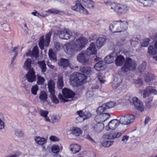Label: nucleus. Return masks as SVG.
Returning a JSON list of instances; mask_svg holds the SVG:
<instances>
[{"mask_svg":"<svg viewBox=\"0 0 157 157\" xmlns=\"http://www.w3.org/2000/svg\"><path fill=\"white\" fill-rule=\"evenodd\" d=\"M137 105L138 108L136 107V109L141 112H143L144 111V107L142 101H141L139 104H138Z\"/></svg>","mask_w":157,"mask_h":157,"instance_id":"8fccbe9b","label":"nucleus"},{"mask_svg":"<svg viewBox=\"0 0 157 157\" xmlns=\"http://www.w3.org/2000/svg\"><path fill=\"white\" fill-rule=\"evenodd\" d=\"M116 103L113 101H110L104 104V106L106 109H109L114 107L116 105Z\"/></svg>","mask_w":157,"mask_h":157,"instance_id":"4c0bfd02","label":"nucleus"},{"mask_svg":"<svg viewBox=\"0 0 157 157\" xmlns=\"http://www.w3.org/2000/svg\"><path fill=\"white\" fill-rule=\"evenodd\" d=\"M142 3L145 7H150L153 4L155 0H136Z\"/></svg>","mask_w":157,"mask_h":157,"instance_id":"393cba45","label":"nucleus"},{"mask_svg":"<svg viewBox=\"0 0 157 157\" xmlns=\"http://www.w3.org/2000/svg\"><path fill=\"white\" fill-rule=\"evenodd\" d=\"M157 90L154 87L151 86H148L143 90L142 96L143 98H146L148 97L150 93L155 94L157 93Z\"/></svg>","mask_w":157,"mask_h":157,"instance_id":"f8f14e48","label":"nucleus"},{"mask_svg":"<svg viewBox=\"0 0 157 157\" xmlns=\"http://www.w3.org/2000/svg\"><path fill=\"white\" fill-rule=\"evenodd\" d=\"M120 23V32L124 31L128 28V23L125 21H118Z\"/></svg>","mask_w":157,"mask_h":157,"instance_id":"473e14b6","label":"nucleus"},{"mask_svg":"<svg viewBox=\"0 0 157 157\" xmlns=\"http://www.w3.org/2000/svg\"><path fill=\"white\" fill-rule=\"evenodd\" d=\"M38 89V87L37 85H36L33 86L31 89L32 94L34 95H36Z\"/></svg>","mask_w":157,"mask_h":157,"instance_id":"09e8293b","label":"nucleus"},{"mask_svg":"<svg viewBox=\"0 0 157 157\" xmlns=\"http://www.w3.org/2000/svg\"><path fill=\"white\" fill-rule=\"evenodd\" d=\"M98 78L101 83H104L105 80L104 79L103 76L101 73H99L97 75Z\"/></svg>","mask_w":157,"mask_h":157,"instance_id":"4d7b16f0","label":"nucleus"},{"mask_svg":"<svg viewBox=\"0 0 157 157\" xmlns=\"http://www.w3.org/2000/svg\"><path fill=\"white\" fill-rule=\"evenodd\" d=\"M50 97L52 101L55 104H57L59 103V100L56 97L55 94V92L52 93H50Z\"/></svg>","mask_w":157,"mask_h":157,"instance_id":"37998d69","label":"nucleus"},{"mask_svg":"<svg viewBox=\"0 0 157 157\" xmlns=\"http://www.w3.org/2000/svg\"><path fill=\"white\" fill-rule=\"evenodd\" d=\"M104 126V125L102 123L98 122L92 127L91 130L93 132H99L102 130Z\"/></svg>","mask_w":157,"mask_h":157,"instance_id":"f3484780","label":"nucleus"},{"mask_svg":"<svg viewBox=\"0 0 157 157\" xmlns=\"http://www.w3.org/2000/svg\"><path fill=\"white\" fill-rule=\"evenodd\" d=\"M135 118V116L132 114L126 115L121 117L120 122L122 124H130L134 122Z\"/></svg>","mask_w":157,"mask_h":157,"instance_id":"6e6552de","label":"nucleus"},{"mask_svg":"<svg viewBox=\"0 0 157 157\" xmlns=\"http://www.w3.org/2000/svg\"><path fill=\"white\" fill-rule=\"evenodd\" d=\"M51 34L52 32L49 31L46 36L45 40L44 39V36H42L40 38V41L39 42V45L40 48L41 50L44 49V46L47 47L49 45Z\"/></svg>","mask_w":157,"mask_h":157,"instance_id":"423d86ee","label":"nucleus"},{"mask_svg":"<svg viewBox=\"0 0 157 157\" xmlns=\"http://www.w3.org/2000/svg\"><path fill=\"white\" fill-rule=\"evenodd\" d=\"M59 37L64 40L70 39L72 36V33L70 30L68 29H63L59 33Z\"/></svg>","mask_w":157,"mask_h":157,"instance_id":"1a4fd4ad","label":"nucleus"},{"mask_svg":"<svg viewBox=\"0 0 157 157\" xmlns=\"http://www.w3.org/2000/svg\"><path fill=\"white\" fill-rule=\"evenodd\" d=\"M76 113L79 116L77 117V118H82L83 121L85 119L89 118L91 116V113L87 111L83 112L82 110H81L77 111Z\"/></svg>","mask_w":157,"mask_h":157,"instance_id":"2eb2a0df","label":"nucleus"},{"mask_svg":"<svg viewBox=\"0 0 157 157\" xmlns=\"http://www.w3.org/2000/svg\"><path fill=\"white\" fill-rule=\"evenodd\" d=\"M145 75H144L145 81L147 82H149L154 78V75L150 73L147 72L145 73Z\"/></svg>","mask_w":157,"mask_h":157,"instance_id":"c9c22d12","label":"nucleus"},{"mask_svg":"<svg viewBox=\"0 0 157 157\" xmlns=\"http://www.w3.org/2000/svg\"><path fill=\"white\" fill-rule=\"evenodd\" d=\"M89 56L85 51H82L77 56V60L83 64L87 63L89 60Z\"/></svg>","mask_w":157,"mask_h":157,"instance_id":"9d476101","label":"nucleus"},{"mask_svg":"<svg viewBox=\"0 0 157 157\" xmlns=\"http://www.w3.org/2000/svg\"><path fill=\"white\" fill-rule=\"evenodd\" d=\"M82 4L88 8H93L94 7V2L91 0H81Z\"/></svg>","mask_w":157,"mask_h":157,"instance_id":"a878e982","label":"nucleus"},{"mask_svg":"<svg viewBox=\"0 0 157 157\" xmlns=\"http://www.w3.org/2000/svg\"><path fill=\"white\" fill-rule=\"evenodd\" d=\"M39 98L43 102L47 101L48 95L46 92L44 91H41L39 94Z\"/></svg>","mask_w":157,"mask_h":157,"instance_id":"2f4dec72","label":"nucleus"},{"mask_svg":"<svg viewBox=\"0 0 157 157\" xmlns=\"http://www.w3.org/2000/svg\"><path fill=\"white\" fill-rule=\"evenodd\" d=\"M48 55L50 59L54 61L57 60V58L55 54L53 51L52 49H50L48 52Z\"/></svg>","mask_w":157,"mask_h":157,"instance_id":"e433bc0d","label":"nucleus"},{"mask_svg":"<svg viewBox=\"0 0 157 157\" xmlns=\"http://www.w3.org/2000/svg\"><path fill=\"white\" fill-rule=\"evenodd\" d=\"M25 77L28 82L30 83H32L36 80V76L34 70H31L29 71L26 75Z\"/></svg>","mask_w":157,"mask_h":157,"instance_id":"9b49d317","label":"nucleus"},{"mask_svg":"<svg viewBox=\"0 0 157 157\" xmlns=\"http://www.w3.org/2000/svg\"><path fill=\"white\" fill-rule=\"evenodd\" d=\"M54 48L56 49V51L59 50L60 48V44L58 42H56L54 43Z\"/></svg>","mask_w":157,"mask_h":157,"instance_id":"052dcab7","label":"nucleus"},{"mask_svg":"<svg viewBox=\"0 0 157 157\" xmlns=\"http://www.w3.org/2000/svg\"><path fill=\"white\" fill-rule=\"evenodd\" d=\"M62 92L63 96L60 93L58 95L59 99L60 101V102H62L67 101L63 97L67 98H71L74 97L75 95V93L74 92L68 88H65L63 89Z\"/></svg>","mask_w":157,"mask_h":157,"instance_id":"20e7f679","label":"nucleus"},{"mask_svg":"<svg viewBox=\"0 0 157 157\" xmlns=\"http://www.w3.org/2000/svg\"><path fill=\"white\" fill-rule=\"evenodd\" d=\"M120 22L118 21H116L112 23L109 26L110 30L113 33L120 32Z\"/></svg>","mask_w":157,"mask_h":157,"instance_id":"ddd939ff","label":"nucleus"},{"mask_svg":"<svg viewBox=\"0 0 157 157\" xmlns=\"http://www.w3.org/2000/svg\"><path fill=\"white\" fill-rule=\"evenodd\" d=\"M150 40L148 38L145 39L141 43V47H146L149 44Z\"/></svg>","mask_w":157,"mask_h":157,"instance_id":"3c124183","label":"nucleus"},{"mask_svg":"<svg viewBox=\"0 0 157 157\" xmlns=\"http://www.w3.org/2000/svg\"><path fill=\"white\" fill-rule=\"evenodd\" d=\"M125 60L124 57L122 56H117L115 59V64L117 66H121L122 65L124 62H125Z\"/></svg>","mask_w":157,"mask_h":157,"instance_id":"b1692460","label":"nucleus"},{"mask_svg":"<svg viewBox=\"0 0 157 157\" xmlns=\"http://www.w3.org/2000/svg\"><path fill=\"white\" fill-rule=\"evenodd\" d=\"M105 62L103 61H101L97 63L94 65V68L97 70L100 71L105 69Z\"/></svg>","mask_w":157,"mask_h":157,"instance_id":"5701e85b","label":"nucleus"},{"mask_svg":"<svg viewBox=\"0 0 157 157\" xmlns=\"http://www.w3.org/2000/svg\"><path fill=\"white\" fill-rule=\"evenodd\" d=\"M87 42V40L82 36L76 39L74 42L64 44L63 48L66 53L73 55L76 52L81 51L85 47Z\"/></svg>","mask_w":157,"mask_h":157,"instance_id":"f257e3e1","label":"nucleus"},{"mask_svg":"<svg viewBox=\"0 0 157 157\" xmlns=\"http://www.w3.org/2000/svg\"><path fill=\"white\" fill-rule=\"evenodd\" d=\"M49 139L52 141H58L59 140L58 138L54 136H50L49 137Z\"/></svg>","mask_w":157,"mask_h":157,"instance_id":"bf43d9fd","label":"nucleus"},{"mask_svg":"<svg viewBox=\"0 0 157 157\" xmlns=\"http://www.w3.org/2000/svg\"><path fill=\"white\" fill-rule=\"evenodd\" d=\"M86 53L90 56L93 55H95L97 53V50L94 43H92L86 50L85 51Z\"/></svg>","mask_w":157,"mask_h":157,"instance_id":"dca6fc26","label":"nucleus"},{"mask_svg":"<svg viewBox=\"0 0 157 157\" xmlns=\"http://www.w3.org/2000/svg\"><path fill=\"white\" fill-rule=\"evenodd\" d=\"M85 138L87 139L92 142H94V140L91 138L89 134L86 135Z\"/></svg>","mask_w":157,"mask_h":157,"instance_id":"69168bd1","label":"nucleus"},{"mask_svg":"<svg viewBox=\"0 0 157 157\" xmlns=\"http://www.w3.org/2000/svg\"><path fill=\"white\" fill-rule=\"evenodd\" d=\"M69 131L70 133L77 136L81 135L82 132V130L77 127H73L72 129H70Z\"/></svg>","mask_w":157,"mask_h":157,"instance_id":"4be33fe9","label":"nucleus"},{"mask_svg":"<svg viewBox=\"0 0 157 157\" xmlns=\"http://www.w3.org/2000/svg\"><path fill=\"white\" fill-rule=\"evenodd\" d=\"M75 5L72 6V9L74 10H76L80 13L85 15H87L88 12L87 10L82 6L80 1L77 0L75 2Z\"/></svg>","mask_w":157,"mask_h":157,"instance_id":"0eeeda50","label":"nucleus"},{"mask_svg":"<svg viewBox=\"0 0 157 157\" xmlns=\"http://www.w3.org/2000/svg\"><path fill=\"white\" fill-rule=\"evenodd\" d=\"M148 52L151 55H155L156 53V51L154 49L152 45H150L148 48Z\"/></svg>","mask_w":157,"mask_h":157,"instance_id":"c03bdc74","label":"nucleus"},{"mask_svg":"<svg viewBox=\"0 0 157 157\" xmlns=\"http://www.w3.org/2000/svg\"><path fill=\"white\" fill-rule=\"evenodd\" d=\"M45 81V80L44 77H41L40 75H37V83L38 85H39L43 84Z\"/></svg>","mask_w":157,"mask_h":157,"instance_id":"a19ab883","label":"nucleus"},{"mask_svg":"<svg viewBox=\"0 0 157 157\" xmlns=\"http://www.w3.org/2000/svg\"><path fill=\"white\" fill-rule=\"evenodd\" d=\"M80 71L83 74H81L78 72H75L71 77L70 84L74 86L81 85L85 82L87 76L85 74L89 75L91 72V68L89 67H81L80 69Z\"/></svg>","mask_w":157,"mask_h":157,"instance_id":"f03ea898","label":"nucleus"},{"mask_svg":"<svg viewBox=\"0 0 157 157\" xmlns=\"http://www.w3.org/2000/svg\"><path fill=\"white\" fill-rule=\"evenodd\" d=\"M37 63L39 67L40 68L42 73L44 74L46 71L47 68L46 64L44 60L42 61H38Z\"/></svg>","mask_w":157,"mask_h":157,"instance_id":"c85d7f7f","label":"nucleus"},{"mask_svg":"<svg viewBox=\"0 0 157 157\" xmlns=\"http://www.w3.org/2000/svg\"><path fill=\"white\" fill-rule=\"evenodd\" d=\"M113 138H118L121 135V133L120 132H115L113 133Z\"/></svg>","mask_w":157,"mask_h":157,"instance_id":"0e129e2a","label":"nucleus"},{"mask_svg":"<svg viewBox=\"0 0 157 157\" xmlns=\"http://www.w3.org/2000/svg\"><path fill=\"white\" fill-rule=\"evenodd\" d=\"M147 63L146 62L143 61L138 67V69L140 72L144 71L146 69Z\"/></svg>","mask_w":157,"mask_h":157,"instance_id":"ea45409f","label":"nucleus"},{"mask_svg":"<svg viewBox=\"0 0 157 157\" xmlns=\"http://www.w3.org/2000/svg\"><path fill=\"white\" fill-rule=\"evenodd\" d=\"M111 8L119 14L125 13L129 10V7L126 5L120 4H113L111 5Z\"/></svg>","mask_w":157,"mask_h":157,"instance_id":"39448f33","label":"nucleus"},{"mask_svg":"<svg viewBox=\"0 0 157 157\" xmlns=\"http://www.w3.org/2000/svg\"><path fill=\"white\" fill-rule=\"evenodd\" d=\"M154 37L155 39V42L154 44L155 48L157 50V33H155L154 35Z\"/></svg>","mask_w":157,"mask_h":157,"instance_id":"680f3d73","label":"nucleus"},{"mask_svg":"<svg viewBox=\"0 0 157 157\" xmlns=\"http://www.w3.org/2000/svg\"><path fill=\"white\" fill-rule=\"evenodd\" d=\"M46 12L52 14H57L59 13V11L57 9H52L48 10Z\"/></svg>","mask_w":157,"mask_h":157,"instance_id":"6e6d98bb","label":"nucleus"},{"mask_svg":"<svg viewBox=\"0 0 157 157\" xmlns=\"http://www.w3.org/2000/svg\"><path fill=\"white\" fill-rule=\"evenodd\" d=\"M70 149L73 154H75L79 151L81 147L77 144H73L71 145Z\"/></svg>","mask_w":157,"mask_h":157,"instance_id":"bb28decb","label":"nucleus"},{"mask_svg":"<svg viewBox=\"0 0 157 157\" xmlns=\"http://www.w3.org/2000/svg\"><path fill=\"white\" fill-rule=\"evenodd\" d=\"M57 87L59 89H61L64 86L63 76L62 75H59L57 82Z\"/></svg>","mask_w":157,"mask_h":157,"instance_id":"7c9ffc66","label":"nucleus"},{"mask_svg":"<svg viewBox=\"0 0 157 157\" xmlns=\"http://www.w3.org/2000/svg\"><path fill=\"white\" fill-rule=\"evenodd\" d=\"M129 101L131 103H132V104H133L135 108L136 109V107L138 108L137 104L141 101L136 97H134L132 98L131 97H129L128 99Z\"/></svg>","mask_w":157,"mask_h":157,"instance_id":"cd10ccee","label":"nucleus"},{"mask_svg":"<svg viewBox=\"0 0 157 157\" xmlns=\"http://www.w3.org/2000/svg\"><path fill=\"white\" fill-rule=\"evenodd\" d=\"M113 141L110 140H105L102 144L103 146L105 147H109L113 144Z\"/></svg>","mask_w":157,"mask_h":157,"instance_id":"49530a36","label":"nucleus"},{"mask_svg":"<svg viewBox=\"0 0 157 157\" xmlns=\"http://www.w3.org/2000/svg\"><path fill=\"white\" fill-rule=\"evenodd\" d=\"M59 118L56 117H54L52 118V123L57 122L59 121Z\"/></svg>","mask_w":157,"mask_h":157,"instance_id":"774afa93","label":"nucleus"},{"mask_svg":"<svg viewBox=\"0 0 157 157\" xmlns=\"http://www.w3.org/2000/svg\"><path fill=\"white\" fill-rule=\"evenodd\" d=\"M15 133L16 135L19 137H22L24 135V133L20 129H16L15 130Z\"/></svg>","mask_w":157,"mask_h":157,"instance_id":"de8ad7c7","label":"nucleus"},{"mask_svg":"<svg viewBox=\"0 0 157 157\" xmlns=\"http://www.w3.org/2000/svg\"><path fill=\"white\" fill-rule=\"evenodd\" d=\"M63 147L62 146L59 147L58 145H54L53 146L51 149L52 151L55 153H57L59 152L60 150H62Z\"/></svg>","mask_w":157,"mask_h":157,"instance_id":"58836bf2","label":"nucleus"},{"mask_svg":"<svg viewBox=\"0 0 157 157\" xmlns=\"http://www.w3.org/2000/svg\"><path fill=\"white\" fill-rule=\"evenodd\" d=\"M38 49L37 47H34L33 49L32 55L36 58L38 57Z\"/></svg>","mask_w":157,"mask_h":157,"instance_id":"a18cd8bd","label":"nucleus"},{"mask_svg":"<svg viewBox=\"0 0 157 157\" xmlns=\"http://www.w3.org/2000/svg\"><path fill=\"white\" fill-rule=\"evenodd\" d=\"M120 120L117 119H113L110 121L108 124V126L109 129L114 130L116 129L119 125Z\"/></svg>","mask_w":157,"mask_h":157,"instance_id":"6ab92c4d","label":"nucleus"},{"mask_svg":"<svg viewBox=\"0 0 157 157\" xmlns=\"http://www.w3.org/2000/svg\"><path fill=\"white\" fill-rule=\"evenodd\" d=\"M104 137L106 139L109 140L114 139L113 134H111L106 135H105L104 136Z\"/></svg>","mask_w":157,"mask_h":157,"instance_id":"13d9d810","label":"nucleus"},{"mask_svg":"<svg viewBox=\"0 0 157 157\" xmlns=\"http://www.w3.org/2000/svg\"><path fill=\"white\" fill-rule=\"evenodd\" d=\"M48 86L49 91L50 93L55 92V83L52 80H49L48 83Z\"/></svg>","mask_w":157,"mask_h":157,"instance_id":"c756f323","label":"nucleus"},{"mask_svg":"<svg viewBox=\"0 0 157 157\" xmlns=\"http://www.w3.org/2000/svg\"><path fill=\"white\" fill-rule=\"evenodd\" d=\"M138 39L137 38H133L130 41L132 46H134L138 44Z\"/></svg>","mask_w":157,"mask_h":157,"instance_id":"864d4df0","label":"nucleus"},{"mask_svg":"<svg viewBox=\"0 0 157 157\" xmlns=\"http://www.w3.org/2000/svg\"><path fill=\"white\" fill-rule=\"evenodd\" d=\"M105 39L102 37H99L96 40V44L98 48H100L105 43Z\"/></svg>","mask_w":157,"mask_h":157,"instance_id":"72a5a7b5","label":"nucleus"},{"mask_svg":"<svg viewBox=\"0 0 157 157\" xmlns=\"http://www.w3.org/2000/svg\"><path fill=\"white\" fill-rule=\"evenodd\" d=\"M116 56L115 53L113 52L111 55L106 56L104 59L105 63L110 64L113 62L114 60V58Z\"/></svg>","mask_w":157,"mask_h":157,"instance_id":"aec40b11","label":"nucleus"},{"mask_svg":"<svg viewBox=\"0 0 157 157\" xmlns=\"http://www.w3.org/2000/svg\"><path fill=\"white\" fill-rule=\"evenodd\" d=\"M137 64L134 60L129 58H126L124 64L121 68V71L124 73L135 70Z\"/></svg>","mask_w":157,"mask_h":157,"instance_id":"7ed1b4c3","label":"nucleus"},{"mask_svg":"<svg viewBox=\"0 0 157 157\" xmlns=\"http://www.w3.org/2000/svg\"><path fill=\"white\" fill-rule=\"evenodd\" d=\"M35 140L36 143L40 145H43L46 142V139L39 136H36L35 138Z\"/></svg>","mask_w":157,"mask_h":157,"instance_id":"f704fd0d","label":"nucleus"},{"mask_svg":"<svg viewBox=\"0 0 157 157\" xmlns=\"http://www.w3.org/2000/svg\"><path fill=\"white\" fill-rule=\"evenodd\" d=\"M40 116L44 117L47 116V115L48 113V111L42 109L40 110Z\"/></svg>","mask_w":157,"mask_h":157,"instance_id":"5fc2aeb1","label":"nucleus"},{"mask_svg":"<svg viewBox=\"0 0 157 157\" xmlns=\"http://www.w3.org/2000/svg\"><path fill=\"white\" fill-rule=\"evenodd\" d=\"M129 136H124L123 137L122 141L124 143H126L128 139Z\"/></svg>","mask_w":157,"mask_h":157,"instance_id":"338daca9","label":"nucleus"},{"mask_svg":"<svg viewBox=\"0 0 157 157\" xmlns=\"http://www.w3.org/2000/svg\"><path fill=\"white\" fill-rule=\"evenodd\" d=\"M93 94V92L91 91H88L86 94V96L88 97H91L92 96Z\"/></svg>","mask_w":157,"mask_h":157,"instance_id":"e2e57ef3","label":"nucleus"},{"mask_svg":"<svg viewBox=\"0 0 157 157\" xmlns=\"http://www.w3.org/2000/svg\"><path fill=\"white\" fill-rule=\"evenodd\" d=\"M110 117L108 113H103L96 116L95 119L98 123H102L108 119Z\"/></svg>","mask_w":157,"mask_h":157,"instance_id":"4468645a","label":"nucleus"},{"mask_svg":"<svg viewBox=\"0 0 157 157\" xmlns=\"http://www.w3.org/2000/svg\"><path fill=\"white\" fill-rule=\"evenodd\" d=\"M152 99L151 98H149L148 100L146 101L145 102V105L147 109H150L151 107V102L152 101Z\"/></svg>","mask_w":157,"mask_h":157,"instance_id":"603ef678","label":"nucleus"},{"mask_svg":"<svg viewBox=\"0 0 157 157\" xmlns=\"http://www.w3.org/2000/svg\"><path fill=\"white\" fill-rule=\"evenodd\" d=\"M58 64L61 68L66 69L67 67L69 66V60L62 58L60 59L59 61L58 62Z\"/></svg>","mask_w":157,"mask_h":157,"instance_id":"a211bd4d","label":"nucleus"},{"mask_svg":"<svg viewBox=\"0 0 157 157\" xmlns=\"http://www.w3.org/2000/svg\"><path fill=\"white\" fill-rule=\"evenodd\" d=\"M32 60L31 59L28 58L25 61L23 67L27 71H30L31 70H34L33 67H31V64L32 63Z\"/></svg>","mask_w":157,"mask_h":157,"instance_id":"412c9836","label":"nucleus"},{"mask_svg":"<svg viewBox=\"0 0 157 157\" xmlns=\"http://www.w3.org/2000/svg\"><path fill=\"white\" fill-rule=\"evenodd\" d=\"M106 108L103 104L101 106L99 107L96 110V112L98 114H103L105 111L106 110Z\"/></svg>","mask_w":157,"mask_h":157,"instance_id":"79ce46f5","label":"nucleus"}]
</instances>
